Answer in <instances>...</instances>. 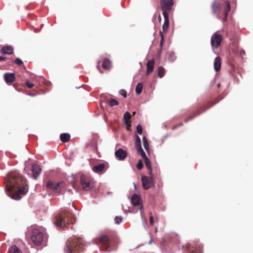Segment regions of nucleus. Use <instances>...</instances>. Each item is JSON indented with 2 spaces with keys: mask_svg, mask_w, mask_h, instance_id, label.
<instances>
[{
  "mask_svg": "<svg viewBox=\"0 0 253 253\" xmlns=\"http://www.w3.org/2000/svg\"><path fill=\"white\" fill-rule=\"evenodd\" d=\"M7 195L14 200H20L28 191L26 179L16 172H10L5 177Z\"/></svg>",
  "mask_w": 253,
  "mask_h": 253,
  "instance_id": "1",
  "label": "nucleus"
},
{
  "mask_svg": "<svg viewBox=\"0 0 253 253\" xmlns=\"http://www.w3.org/2000/svg\"><path fill=\"white\" fill-rule=\"evenodd\" d=\"M75 222V218L72 213L65 211L59 216L56 217L55 224L56 226L64 227L66 225L73 224Z\"/></svg>",
  "mask_w": 253,
  "mask_h": 253,
  "instance_id": "2",
  "label": "nucleus"
},
{
  "mask_svg": "<svg viewBox=\"0 0 253 253\" xmlns=\"http://www.w3.org/2000/svg\"><path fill=\"white\" fill-rule=\"evenodd\" d=\"M84 250V244L81 239H74L66 243L65 253H80Z\"/></svg>",
  "mask_w": 253,
  "mask_h": 253,
  "instance_id": "3",
  "label": "nucleus"
},
{
  "mask_svg": "<svg viewBox=\"0 0 253 253\" xmlns=\"http://www.w3.org/2000/svg\"><path fill=\"white\" fill-rule=\"evenodd\" d=\"M219 101V99L218 98H216L212 101H209L206 104H203L198 108L197 110L193 113V115L188 117L185 119V122H187L190 120H192L195 117L199 116L202 112L206 111L207 110Z\"/></svg>",
  "mask_w": 253,
  "mask_h": 253,
  "instance_id": "4",
  "label": "nucleus"
},
{
  "mask_svg": "<svg viewBox=\"0 0 253 253\" xmlns=\"http://www.w3.org/2000/svg\"><path fill=\"white\" fill-rule=\"evenodd\" d=\"M80 182L83 189L85 191H87L93 187V182L92 179L87 176L82 175L80 177Z\"/></svg>",
  "mask_w": 253,
  "mask_h": 253,
  "instance_id": "5",
  "label": "nucleus"
},
{
  "mask_svg": "<svg viewBox=\"0 0 253 253\" xmlns=\"http://www.w3.org/2000/svg\"><path fill=\"white\" fill-rule=\"evenodd\" d=\"M141 181L142 186L145 190H148L155 186V182L152 174H151V175H149V176L143 175L141 177Z\"/></svg>",
  "mask_w": 253,
  "mask_h": 253,
  "instance_id": "6",
  "label": "nucleus"
},
{
  "mask_svg": "<svg viewBox=\"0 0 253 253\" xmlns=\"http://www.w3.org/2000/svg\"><path fill=\"white\" fill-rule=\"evenodd\" d=\"M160 3L164 15L165 12L168 14V12L171 10L173 2V0H161Z\"/></svg>",
  "mask_w": 253,
  "mask_h": 253,
  "instance_id": "7",
  "label": "nucleus"
},
{
  "mask_svg": "<svg viewBox=\"0 0 253 253\" xmlns=\"http://www.w3.org/2000/svg\"><path fill=\"white\" fill-rule=\"evenodd\" d=\"M64 186L65 183L63 181L54 183L52 181L49 180L46 184V186L48 188L51 189L55 192H59L60 189L64 187Z\"/></svg>",
  "mask_w": 253,
  "mask_h": 253,
  "instance_id": "8",
  "label": "nucleus"
},
{
  "mask_svg": "<svg viewBox=\"0 0 253 253\" xmlns=\"http://www.w3.org/2000/svg\"><path fill=\"white\" fill-rule=\"evenodd\" d=\"M31 239L35 245H39L42 240V234L39 230L35 229L32 232Z\"/></svg>",
  "mask_w": 253,
  "mask_h": 253,
  "instance_id": "9",
  "label": "nucleus"
},
{
  "mask_svg": "<svg viewBox=\"0 0 253 253\" xmlns=\"http://www.w3.org/2000/svg\"><path fill=\"white\" fill-rule=\"evenodd\" d=\"M222 40V37L221 35L215 33L211 38V45L213 48H216L219 47Z\"/></svg>",
  "mask_w": 253,
  "mask_h": 253,
  "instance_id": "10",
  "label": "nucleus"
},
{
  "mask_svg": "<svg viewBox=\"0 0 253 253\" xmlns=\"http://www.w3.org/2000/svg\"><path fill=\"white\" fill-rule=\"evenodd\" d=\"M98 240L102 245L107 248L109 247L111 245V236L109 235H102L98 238Z\"/></svg>",
  "mask_w": 253,
  "mask_h": 253,
  "instance_id": "11",
  "label": "nucleus"
},
{
  "mask_svg": "<svg viewBox=\"0 0 253 253\" xmlns=\"http://www.w3.org/2000/svg\"><path fill=\"white\" fill-rule=\"evenodd\" d=\"M187 251L186 253H201L203 248L200 246H195L189 244L187 246Z\"/></svg>",
  "mask_w": 253,
  "mask_h": 253,
  "instance_id": "12",
  "label": "nucleus"
},
{
  "mask_svg": "<svg viewBox=\"0 0 253 253\" xmlns=\"http://www.w3.org/2000/svg\"><path fill=\"white\" fill-rule=\"evenodd\" d=\"M115 155L119 160L123 161L127 157V152L123 149L119 148L116 151Z\"/></svg>",
  "mask_w": 253,
  "mask_h": 253,
  "instance_id": "13",
  "label": "nucleus"
},
{
  "mask_svg": "<svg viewBox=\"0 0 253 253\" xmlns=\"http://www.w3.org/2000/svg\"><path fill=\"white\" fill-rule=\"evenodd\" d=\"M4 80L5 82L8 84H10L15 80V76L14 73H6L3 76Z\"/></svg>",
  "mask_w": 253,
  "mask_h": 253,
  "instance_id": "14",
  "label": "nucleus"
},
{
  "mask_svg": "<svg viewBox=\"0 0 253 253\" xmlns=\"http://www.w3.org/2000/svg\"><path fill=\"white\" fill-rule=\"evenodd\" d=\"M211 8L214 14H217L221 9V3L219 1L214 0L211 4Z\"/></svg>",
  "mask_w": 253,
  "mask_h": 253,
  "instance_id": "15",
  "label": "nucleus"
},
{
  "mask_svg": "<svg viewBox=\"0 0 253 253\" xmlns=\"http://www.w3.org/2000/svg\"><path fill=\"white\" fill-rule=\"evenodd\" d=\"M32 170L33 177L36 179L41 173V169L38 165L35 164L32 165Z\"/></svg>",
  "mask_w": 253,
  "mask_h": 253,
  "instance_id": "16",
  "label": "nucleus"
},
{
  "mask_svg": "<svg viewBox=\"0 0 253 253\" xmlns=\"http://www.w3.org/2000/svg\"><path fill=\"white\" fill-rule=\"evenodd\" d=\"M155 65V59H152L149 60L147 63V72L146 75H148L152 73L154 70Z\"/></svg>",
  "mask_w": 253,
  "mask_h": 253,
  "instance_id": "17",
  "label": "nucleus"
},
{
  "mask_svg": "<svg viewBox=\"0 0 253 253\" xmlns=\"http://www.w3.org/2000/svg\"><path fill=\"white\" fill-rule=\"evenodd\" d=\"M105 165L102 163L97 165H95L92 167V170L93 172L100 174L105 169Z\"/></svg>",
  "mask_w": 253,
  "mask_h": 253,
  "instance_id": "18",
  "label": "nucleus"
},
{
  "mask_svg": "<svg viewBox=\"0 0 253 253\" xmlns=\"http://www.w3.org/2000/svg\"><path fill=\"white\" fill-rule=\"evenodd\" d=\"M164 17L165 22L163 25V31L166 32L168 31L169 26V14H166L165 12L164 13Z\"/></svg>",
  "mask_w": 253,
  "mask_h": 253,
  "instance_id": "19",
  "label": "nucleus"
},
{
  "mask_svg": "<svg viewBox=\"0 0 253 253\" xmlns=\"http://www.w3.org/2000/svg\"><path fill=\"white\" fill-rule=\"evenodd\" d=\"M13 49L11 46H5L2 47L0 52L2 54H11L13 53Z\"/></svg>",
  "mask_w": 253,
  "mask_h": 253,
  "instance_id": "20",
  "label": "nucleus"
},
{
  "mask_svg": "<svg viewBox=\"0 0 253 253\" xmlns=\"http://www.w3.org/2000/svg\"><path fill=\"white\" fill-rule=\"evenodd\" d=\"M225 10H224V17L222 19L223 22L226 21L227 16L228 15V12L230 11V9H231V6H230V4L229 2L228 1H225Z\"/></svg>",
  "mask_w": 253,
  "mask_h": 253,
  "instance_id": "21",
  "label": "nucleus"
},
{
  "mask_svg": "<svg viewBox=\"0 0 253 253\" xmlns=\"http://www.w3.org/2000/svg\"><path fill=\"white\" fill-rule=\"evenodd\" d=\"M131 201L132 204L134 206L139 205L140 204V199L139 196L136 194H134L131 197Z\"/></svg>",
  "mask_w": 253,
  "mask_h": 253,
  "instance_id": "22",
  "label": "nucleus"
},
{
  "mask_svg": "<svg viewBox=\"0 0 253 253\" xmlns=\"http://www.w3.org/2000/svg\"><path fill=\"white\" fill-rule=\"evenodd\" d=\"M221 58L218 56L216 57L214 60V69L217 72L220 69Z\"/></svg>",
  "mask_w": 253,
  "mask_h": 253,
  "instance_id": "23",
  "label": "nucleus"
},
{
  "mask_svg": "<svg viewBox=\"0 0 253 253\" xmlns=\"http://www.w3.org/2000/svg\"><path fill=\"white\" fill-rule=\"evenodd\" d=\"M102 67L105 70H109L111 67V61L108 58H105L102 63Z\"/></svg>",
  "mask_w": 253,
  "mask_h": 253,
  "instance_id": "24",
  "label": "nucleus"
},
{
  "mask_svg": "<svg viewBox=\"0 0 253 253\" xmlns=\"http://www.w3.org/2000/svg\"><path fill=\"white\" fill-rule=\"evenodd\" d=\"M60 140L63 142H67L70 140V135L69 133H62L60 136Z\"/></svg>",
  "mask_w": 253,
  "mask_h": 253,
  "instance_id": "25",
  "label": "nucleus"
},
{
  "mask_svg": "<svg viewBox=\"0 0 253 253\" xmlns=\"http://www.w3.org/2000/svg\"><path fill=\"white\" fill-rule=\"evenodd\" d=\"M160 36L161 37V41H160V49L158 51L159 55H161V54L162 53V48H163V44L164 43V35L163 32H162V31L160 32Z\"/></svg>",
  "mask_w": 253,
  "mask_h": 253,
  "instance_id": "26",
  "label": "nucleus"
},
{
  "mask_svg": "<svg viewBox=\"0 0 253 253\" xmlns=\"http://www.w3.org/2000/svg\"><path fill=\"white\" fill-rule=\"evenodd\" d=\"M144 161L145 165L149 170V175H151V174H152V168L151 167V162L148 158L145 159Z\"/></svg>",
  "mask_w": 253,
  "mask_h": 253,
  "instance_id": "27",
  "label": "nucleus"
},
{
  "mask_svg": "<svg viewBox=\"0 0 253 253\" xmlns=\"http://www.w3.org/2000/svg\"><path fill=\"white\" fill-rule=\"evenodd\" d=\"M135 145L137 150L142 148L140 138L137 135L135 136Z\"/></svg>",
  "mask_w": 253,
  "mask_h": 253,
  "instance_id": "28",
  "label": "nucleus"
},
{
  "mask_svg": "<svg viewBox=\"0 0 253 253\" xmlns=\"http://www.w3.org/2000/svg\"><path fill=\"white\" fill-rule=\"evenodd\" d=\"M165 69L162 66H159L158 68V75L160 78H163L165 76Z\"/></svg>",
  "mask_w": 253,
  "mask_h": 253,
  "instance_id": "29",
  "label": "nucleus"
},
{
  "mask_svg": "<svg viewBox=\"0 0 253 253\" xmlns=\"http://www.w3.org/2000/svg\"><path fill=\"white\" fill-rule=\"evenodd\" d=\"M143 87V85L141 83H139L137 84L135 88V91L137 94H139L142 92Z\"/></svg>",
  "mask_w": 253,
  "mask_h": 253,
  "instance_id": "30",
  "label": "nucleus"
},
{
  "mask_svg": "<svg viewBox=\"0 0 253 253\" xmlns=\"http://www.w3.org/2000/svg\"><path fill=\"white\" fill-rule=\"evenodd\" d=\"M142 140L144 148L145 149L147 152H148L149 150V144L146 136H144L142 138Z\"/></svg>",
  "mask_w": 253,
  "mask_h": 253,
  "instance_id": "31",
  "label": "nucleus"
},
{
  "mask_svg": "<svg viewBox=\"0 0 253 253\" xmlns=\"http://www.w3.org/2000/svg\"><path fill=\"white\" fill-rule=\"evenodd\" d=\"M10 251L12 253H22L21 251L15 245L12 246Z\"/></svg>",
  "mask_w": 253,
  "mask_h": 253,
  "instance_id": "32",
  "label": "nucleus"
},
{
  "mask_svg": "<svg viewBox=\"0 0 253 253\" xmlns=\"http://www.w3.org/2000/svg\"><path fill=\"white\" fill-rule=\"evenodd\" d=\"M167 56L168 59L170 60L171 61H173L175 59V55L172 52H168L167 54Z\"/></svg>",
  "mask_w": 253,
  "mask_h": 253,
  "instance_id": "33",
  "label": "nucleus"
},
{
  "mask_svg": "<svg viewBox=\"0 0 253 253\" xmlns=\"http://www.w3.org/2000/svg\"><path fill=\"white\" fill-rule=\"evenodd\" d=\"M110 106L113 107L119 104L118 102L114 99L111 98L108 101Z\"/></svg>",
  "mask_w": 253,
  "mask_h": 253,
  "instance_id": "34",
  "label": "nucleus"
},
{
  "mask_svg": "<svg viewBox=\"0 0 253 253\" xmlns=\"http://www.w3.org/2000/svg\"><path fill=\"white\" fill-rule=\"evenodd\" d=\"M137 150L138 153H140L141 157L144 159V160L148 158L145 152L143 151V150L142 148L138 149Z\"/></svg>",
  "mask_w": 253,
  "mask_h": 253,
  "instance_id": "35",
  "label": "nucleus"
},
{
  "mask_svg": "<svg viewBox=\"0 0 253 253\" xmlns=\"http://www.w3.org/2000/svg\"><path fill=\"white\" fill-rule=\"evenodd\" d=\"M130 118H131L130 114L128 112H126L124 115V121H130Z\"/></svg>",
  "mask_w": 253,
  "mask_h": 253,
  "instance_id": "36",
  "label": "nucleus"
},
{
  "mask_svg": "<svg viewBox=\"0 0 253 253\" xmlns=\"http://www.w3.org/2000/svg\"><path fill=\"white\" fill-rule=\"evenodd\" d=\"M143 162L141 160H139L137 165H136V168L138 169H141L143 168Z\"/></svg>",
  "mask_w": 253,
  "mask_h": 253,
  "instance_id": "37",
  "label": "nucleus"
},
{
  "mask_svg": "<svg viewBox=\"0 0 253 253\" xmlns=\"http://www.w3.org/2000/svg\"><path fill=\"white\" fill-rule=\"evenodd\" d=\"M122 219V217L120 216H116L114 219L115 223L118 224L121 222Z\"/></svg>",
  "mask_w": 253,
  "mask_h": 253,
  "instance_id": "38",
  "label": "nucleus"
},
{
  "mask_svg": "<svg viewBox=\"0 0 253 253\" xmlns=\"http://www.w3.org/2000/svg\"><path fill=\"white\" fill-rule=\"evenodd\" d=\"M137 132L141 135L142 134V127L140 125H138L136 127Z\"/></svg>",
  "mask_w": 253,
  "mask_h": 253,
  "instance_id": "39",
  "label": "nucleus"
},
{
  "mask_svg": "<svg viewBox=\"0 0 253 253\" xmlns=\"http://www.w3.org/2000/svg\"><path fill=\"white\" fill-rule=\"evenodd\" d=\"M14 62L18 66H21L23 64L22 61L19 58H16Z\"/></svg>",
  "mask_w": 253,
  "mask_h": 253,
  "instance_id": "40",
  "label": "nucleus"
},
{
  "mask_svg": "<svg viewBox=\"0 0 253 253\" xmlns=\"http://www.w3.org/2000/svg\"><path fill=\"white\" fill-rule=\"evenodd\" d=\"M25 85L27 86V87L29 88H32L35 85V84L33 83H31L29 81L26 82Z\"/></svg>",
  "mask_w": 253,
  "mask_h": 253,
  "instance_id": "41",
  "label": "nucleus"
},
{
  "mask_svg": "<svg viewBox=\"0 0 253 253\" xmlns=\"http://www.w3.org/2000/svg\"><path fill=\"white\" fill-rule=\"evenodd\" d=\"M120 94L123 96L124 97H126V91L124 89H121L120 91Z\"/></svg>",
  "mask_w": 253,
  "mask_h": 253,
  "instance_id": "42",
  "label": "nucleus"
},
{
  "mask_svg": "<svg viewBox=\"0 0 253 253\" xmlns=\"http://www.w3.org/2000/svg\"><path fill=\"white\" fill-rule=\"evenodd\" d=\"M150 219H149L150 224L151 226H153V225H154V219H153V216L152 215V213H150Z\"/></svg>",
  "mask_w": 253,
  "mask_h": 253,
  "instance_id": "43",
  "label": "nucleus"
},
{
  "mask_svg": "<svg viewBox=\"0 0 253 253\" xmlns=\"http://www.w3.org/2000/svg\"><path fill=\"white\" fill-rule=\"evenodd\" d=\"M125 124L127 125V129H128L129 127H130L131 126L130 121H125Z\"/></svg>",
  "mask_w": 253,
  "mask_h": 253,
  "instance_id": "44",
  "label": "nucleus"
},
{
  "mask_svg": "<svg viewBox=\"0 0 253 253\" xmlns=\"http://www.w3.org/2000/svg\"><path fill=\"white\" fill-rule=\"evenodd\" d=\"M6 57L0 56V61H3L6 59Z\"/></svg>",
  "mask_w": 253,
  "mask_h": 253,
  "instance_id": "45",
  "label": "nucleus"
},
{
  "mask_svg": "<svg viewBox=\"0 0 253 253\" xmlns=\"http://www.w3.org/2000/svg\"><path fill=\"white\" fill-rule=\"evenodd\" d=\"M140 210H141V216H142V206H140Z\"/></svg>",
  "mask_w": 253,
  "mask_h": 253,
  "instance_id": "46",
  "label": "nucleus"
},
{
  "mask_svg": "<svg viewBox=\"0 0 253 253\" xmlns=\"http://www.w3.org/2000/svg\"><path fill=\"white\" fill-rule=\"evenodd\" d=\"M29 95L33 96L35 95V94H34V93H30V94H29Z\"/></svg>",
  "mask_w": 253,
  "mask_h": 253,
  "instance_id": "47",
  "label": "nucleus"
},
{
  "mask_svg": "<svg viewBox=\"0 0 253 253\" xmlns=\"http://www.w3.org/2000/svg\"><path fill=\"white\" fill-rule=\"evenodd\" d=\"M158 18H159V21L161 20V17L160 15L159 16Z\"/></svg>",
  "mask_w": 253,
  "mask_h": 253,
  "instance_id": "48",
  "label": "nucleus"
},
{
  "mask_svg": "<svg viewBox=\"0 0 253 253\" xmlns=\"http://www.w3.org/2000/svg\"><path fill=\"white\" fill-rule=\"evenodd\" d=\"M217 86H218V87L220 86V84H219H219H217Z\"/></svg>",
  "mask_w": 253,
  "mask_h": 253,
  "instance_id": "49",
  "label": "nucleus"
},
{
  "mask_svg": "<svg viewBox=\"0 0 253 253\" xmlns=\"http://www.w3.org/2000/svg\"><path fill=\"white\" fill-rule=\"evenodd\" d=\"M95 149H96V151H97V146L95 147Z\"/></svg>",
  "mask_w": 253,
  "mask_h": 253,
  "instance_id": "50",
  "label": "nucleus"
},
{
  "mask_svg": "<svg viewBox=\"0 0 253 253\" xmlns=\"http://www.w3.org/2000/svg\"><path fill=\"white\" fill-rule=\"evenodd\" d=\"M134 186H135V188H136L135 184L134 183Z\"/></svg>",
  "mask_w": 253,
  "mask_h": 253,
  "instance_id": "51",
  "label": "nucleus"
}]
</instances>
